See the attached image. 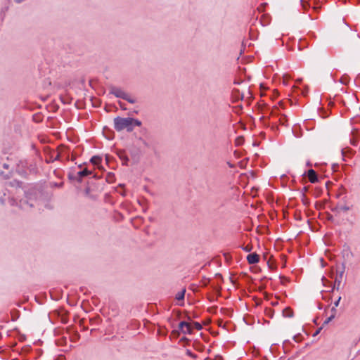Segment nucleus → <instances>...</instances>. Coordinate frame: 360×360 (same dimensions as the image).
<instances>
[{
	"mask_svg": "<svg viewBox=\"0 0 360 360\" xmlns=\"http://www.w3.org/2000/svg\"><path fill=\"white\" fill-rule=\"evenodd\" d=\"M142 123L140 120L133 117H116L114 118V129L117 131L126 129L127 132H131L135 126L140 127Z\"/></svg>",
	"mask_w": 360,
	"mask_h": 360,
	"instance_id": "f257e3e1",
	"label": "nucleus"
},
{
	"mask_svg": "<svg viewBox=\"0 0 360 360\" xmlns=\"http://www.w3.org/2000/svg\"><path fill=\"white\" fill-rule=\"evenodd\" d=\"M110 94L114 95L117 98L124 99L131 104H134L136 102V100L134 98L129 96L127 93L124 92L120 88L114 86H110Z\"/></svg>",
	"mask_w": 360,
	"mask_h": 360,
	"instance_id": "f03ea898",
	"label": "nucleus"
},
{
	"mask_svg": "<svg viewBox=\"0 0 360 360\" xmlns=\"http://www.w3.org/2000/svg\"><path fill=\"white\" fill-rule=\"evenodd\" d=\"M91 174V172L86 168H84L79 172L72 171L68 174V177L70 181H77L79 183L82 181V179Z\"/></svg>",
	"mask_w": 360,
	"mask_h": 360,
	"instance_id": "7ed1b4c3",
	"label": "nucleus"
},
{
	"mask_svg": "<svg viewBox=\"0 0 360 360\" xmlns=\"http://www.w3.org/2000/svg\"><path fill=\"white\" fill-rule=\"evenodd\" d=\"M29 193H26L25 199H21L19 202V207L23 210H27L34 207L32 199L29 196Z\"/></svg>",
	"mask_w": 360,
	"mask_h": 360,
	"instance_id": "20e7f679",
	"label": "nucleus"
},
{
	"mask_svg": "<svg viewBox=\"0 0 360 360\" xmlns=\"http://www.w3.org/2000/svg\"><path fill=\"white\" fill-rule=\"evenodd\" d=\"M322 281H323V283L324 285L326 286L327 283H328V285L332 287V291H333L334 290H339L340 288L342 279L338 278V277H336L333 285H332V283L326 279L324 277H323Z\"/></svg>",
	"mask_w": 360,
	"mask_h": 360,
	"instance_id": "39448f33",
	"label": "nucleus"
},
{
	"mask_svg": "<svg viewBox=\"0 0 360 360\" xmlns=\"http://www.w3.org/2000/svg\"><path fill=\"white\" fill-rule=\"evenodd\" d=\"M342 257L344 259L343 262H345V263L347 261L350 260L354 257V254L351 251L349 247L346 246V245L344 246V249L342 252Z\"/></svg>",
	"mask_w": 360,
	"mask_h": 360,
	"instance_id": "423d86ee",
	"label": "nucleus"
},
{
	"mask_svg": "<svg viewBox=\"0 0 360 360\" xmlns=\"http://www.w3.org/2000/svg\"><path fill=\"white\" fill-rule=\"evenodd\" d=\"M304 175L307 176L309 181L312 184H315L319 181L318 175L313 169H309L307 172H305Z\"/></svg>",
	"mask_w": 360,
	"mask_h": 360,
	"instance_id": "0eeeda50",
	"label": "nucleus"
},
{
	"mask_svg": "<svg viewBox=\"0 0 360 360\" xmlns=\"http://www.w3.org/2000/svg\"><path fill=\"white\" fill-rule=\"evenodd\" d=\"M248 262L250 264H255L259 261V256L256 253H250L247 256Z\"/></svg>",
	"mask_w": 360,
	"mask_h": 360,
	"instance_id": "6e6552de",
	"label": "nucleus"
},
{
	"mask_svg": "<svg viewBox=\"0 0 360 360\" xmlns=\"http://www.w3.org/2000/svg\"><path fill=\"white\" fill-rule=\"evenodd\" d=\"M120 159L122 161V165H127L129 162V158L125 153L124 150H118L117 153Z\"/></svg>",
	"mask_w": 360,
	"mask_h": 360,
	"instance_id": "1a4fd4ad",
	"label": "nucleus"
},
{
	"mask_svg": "<svg viewBox=\"0 0 360 360\" xmlns=\"http://www.w3.org/2000/svg\"><path fill=\"white\" fill-rule=\"evenodd\" d=\"M283 316L292 318L294 316V312L290 307H287L283 310Z\"/></svg>",
	"mask_w": 360,
	"mask_h": 360,
	"instance_id": "9d476101",
	"label": "nucleus"
},
{
	"mask_svg": "<svg viewBox=\"0 0 360 360\" xmlns=\"http://www.w3.org/2000/svg\"><path fill=\"white\" fill-rule=\"evenodd\" d=\"M101 158L98 156V155H95V156H93L91 160H90V162L94 165H98L101 163Z\"/></svg>",
	"mask_w": 360,
	"mask_h": 360,
	"instance_id": "9b49d317",
	"label": "nucleus"
},
{
	"mask_svg": "<svg viewBox=\"0 0 360 360\" xmlns=\"http://www.w3.org/2000/svg\"><path fill=\"white\" fill-rule=\"evenodd\" d=\"M185 293H186V289H185V288H184V289H182L180 292H179L176 295L175 298H176L177 300H184V297H185Z\"/></svg>",
	"mask_w": 360,
	"mask_h": 360,
	"instance_id": "f8f14e48",
	"label": "nucleus"
},
{
	"mask_svg": "<svg viewBox=\"0 0 360 360\" xmlns=\"http://www.w3.org/2000/svg\"><path fill=\"white\" fill-rule=\"evenodd\" d=\"M188 326V322L186 321H181L179 323V330L183 333L184 334H186V332L184 331L185 328Z\"/></svg>",
	"mask_w": 360,
	"mask_h": 360,
	"instance_id": "ddd939ff",
	"label": "nucleus"
},
{
	"mask_svg": "<svg viewBox=\"0 0 360 360\" xmlns=\"http://www.w3.org/2000/svg\"><path fill=\"white\" fill-rule=\"evenodd\" d=\"M11 314L12 321H16L18 319L19 316H20V312L18 310H16V309L12 310Z\"/></svg>",
	"mask_w": 360,
	"mask_h": 360,
	"instance_id": "4468645a",
	"label": "nucleus"
},
{
	"mask_svg": "<svg viewBox=\"0 0 360 360\" xmlns=\"http://www.w3.org/2000/svg\"><path fill=\"white\" fill-rule=\"evenodd\" d=\"M349 210H350V207L347 206V205H343V206H338V207H335V209L333 210V211L340 210V211H343V212H347Z\"/></svg>",
	"mask_w": 360,
	"mask_h": 360,
	"instance_id": "2eb2a0df",
	"label": "nucleus"
},
{
	"mask_svg": "<svg viewBox=\"0 0 360 360\" xmlns=\"http://www.w3.org/2000/svg\"><path fill=\"white\" fill-rule=\"evenodd\" d=\"M106 181L108 183H113L115 181V175L112 173H108L106 176Z\"/></svg>",
	"mask_w": 360,
	"mask_h": 360,
	"instance_id": "dca6fc26",
	"label": "nucleus"
},
{
	"mask_svg": "<svg viewBox=\"0 0 360 360\" xmlns=\"http://www.w3.org/2000/svg\"><path fill=\"white\" fill-rule=\"evenodd\" d=\"M345 262H342V269L339 271H338V278H340L342 279V276H343V274L345 273Z\"/></svg>",
	"mask_w": 360,
	"mask_h": 360,
	"instance_id": "f3484780",
	"label": "nucleus"
},
{
	"mask_svg": "<svg viewBox=\"0 0 360 360\" xmlns=\"http://www.w3.org/2000/svg\"><path fill=\"white\" fill-rule=\"evenodd\" d=\"M243 142H244V138L243 136H238L236 139V145L238 146L242 145L243 143Z\"/></svg>",
	"mask_w": 360,
	"mask_h": 360,
	"instance_id": "a211bd4d",
	"label": "nucleus"
},
{
	"mask_svg": "<svg viewBox=\"0 0 360 360\" xmlns=\"http://www.w3.org/2000/svg\"><path fill=\"white\" fill-rule=\"evenodd\" d=\"M186 332V334H191L193 332V328L189 323H188V326L185 328L184 330Z\"/></svg>",
	"mask_w": 360,
	"mask_h": 360,
	"instance_id": "6ab92c4d",
	"label": "nucleus"
},
{
	"mask_svg": "<svg viewBox=\"0 0 360 360\" xmlns=\"http://www.w3.org/2000/svg\"><path fill=\"white\" fill-rule=\"evenodd\" d=\"M200 283L203 287H207L210 283V279L203 278V279L200 281Z\"/></svg>",
	"mask_w": 360,
	"mask_h": 360,
	"instance_id": "aec40b11",
	"label": "nucleus"
},
{
	"mask_svg": "<svg viewBox=\"0 0 360 360\" xmlns=\"http://www.w3.org/2000/svg\"><path fill=\"white\" fill-rule=\"evenodd\" d=\"M194 328L198 330H200L202 328V325L198 322H193Z\"/></svg>",
	"mask_w": 360,
	"mask_h": 360,
	"instance_id": "412c9836",
	"label": "nucleus"
},
{
	"mask_svg": "<svg viewBox=\"0 0 360 360\" xmlns=\"http://www.w3.org/2000/svg\"><path fill=\"white\" fill-rule=\"evenodd\" d=\"M335 318L334 314H331L327 319L323 322V325L328 324L330 321H331Z\"/></svg>",
	"mask_w": 360,
	"mask_h": 360,
	"instance_id": "4be33fe9",
	"label": "nucleus"
},
{
	"mask_svg": "<svg viewBox=\"0 0 360 360\" xmlns=\"http://www.w3.org/2000/svg\"><path fill=\"white\" fill-rule=\"evenodd\" d=\"M0 175L2 176L4 179H9L11 176V172L5 174L4 172H1Z\"/></svg>",
	"mask_w": 360,
	"mask_h": 360,
	"instance_id": "5701e85b",
	"label": "nucleus"
},
{
	"mask_svg": "<svg viewBox=\"0 0 360 360\" xmlns=\"http://www.w3.org/2000/svg\"><path fill=\"white\" fill-rule=\"evenodd\" d=\"M6 193L5 192H4V194H3V196H1L0 197V202L2 204V205H4L5 202H6V199H5V196H6Z\"/></svg>",
	"mask_w": 360,
	"mask_h": 360,
	"instance_id": "b1692460",
	"label": "nucleus"
},
{
	"mask_svg": "<svg viewBox=\"0 0 360 360\" xmlns=\"http://www.w3.org/2000/svg\"><path fill=\"white\" fill-rule=\"evenodd\" d=\"M243 250L247 252H249L252 250V246L250 245H248L247 246L243 248Z\"/></svg>",
	"mask_w": 360,
	"mask_h": 360,
	"instance_id": "393cba45",
	"label": "nucleus"
},
{
	"mask_svg": "<svg viewBox=\"0 0 360 360\" xmlns=\"http://www.w3.org/2000/svg\"><path fill=\"white\" fill-rule=\"evenodd\" d=\"M285 122H286V116L285 115H283L280 119V122L281 124H285Z\"/></svg>",
	"mask_w": 360,
	"mask_h": 360,
	"instance_id": "a878e982",
	"label": "nucleus"
},
{
	"mask_svg": "<svg viewBox=\"0 0 360 360\" xmlns=\"http://www.w3.org/2000/svg\"><path fill=\"white\" fill-rule=\"evenodd\" d=\"M267 264L271 269L276 268V264L274 262L271 263L270 261H268Z\"/></svg>",
	"mask_w": 360,
	"mask_h": 360,
	"instance_id": "bb28decb",
	"label": "nucleus"
},
{
	"mask_svg": "<svg viewBox=\"0 0 360 360\" xmlns=\"http://www.w3.org/2000/svg\"><path fill=\"white\" fill-rule=\"evenodd\" d=\"M186 354L191 357H193V358H195L196 357V355L195 354H193L191 351L190 350H187L186 351Z\"/></svg>",
	"mask_w": 360,
	"mask_h": 360,
	"instance_id": "cd10ccee",
	"label": "nucleus"
},
{
	"mask_svg": "<svg viewBox=\"0 0 360 360\" xmlns=\"http://www.w3.org/2000/svg\"><path fill=\"white\" fill-rule=\"evenodd\" d=\"M139 141H141L143 146L146 147H149V144L147 141H146L144 139H143L141 137L139 138Z\"/></svg>",
	"mask_w": 360,
	"mask_h": 360,
	"instance_id": "c85d7f7f",
	"label": "nucleus"
},
{
	"mask_svg": "<svg viewBox=\"0 0 360 360\" xmlns=\"http://www.w3.org/2000/svg\"><path fill=\"white\" fill-rule=\"evenodd\" d=\"M118 104H119V105H120V107L121 108V109H122V110H127V108H126V106H125V104H124V103H122V102H121V101H119V102H118Z\"/></svg>",
	"mask_w": 360,
	"mask_h": 360,
	"instance_id": "c756f323",
	"label": "nucleus"
},
{
	"mask_svg": "<svg viewBox=\"0 0 360 360\" xmlns=\"http://www.w3.org/2000/svg\"><path fill=\"white\" fill-rule=\"evenodd\" d=\"M8 202H9L10 205L12 206L16 204V200L13 198H8Z\"/></svg>",
	"mask_w": 360,
	"mask_h": 360,
	"instance_id": "7c9ffc66",
	"label": "nucleus"
},
{
	"mask_svg": "<svg viewBox=\"0 0 360 360\" xmlns=\"http://www.w3.org/2000/svg\"><path fill=\"white\" fill-rule=\"evenodd\" d=\"M217 307H212L211 308H209L208 309V311L210 312H212V313H215L216 310H217Z\"/></svg>",
	"mask_w": 360,
	"mask_h": 360,
	"instance_id": "2f4dec72",
	"label": "nucleus"
},
{
	"mask_svg": "<svg viewBox=\"0 0 360 360\" xmlns=\"http://www.w3.org/2000/svg\"><path fill=\"white\" fill-rule=\"evenodd\" d=\"M340 300H341V297H339L338 299L334 302L335 307H337L339 305Z\"/></svg>",
	"mask_w": 360,
	"mask_h": 360,
	"instance_id": "473e14b6",
	"label": "nucleus"
},
{
	"mask_svg": "<svg viewBox=\"0 0 360 360\" xmlns=\"http://www.w3.org/2000/svg\"><path fill=\"white\" fill-rule=\"evenodd\" d=\"M11 184H12V186H14L15 184H16L18 186L20 187L21 186L20 184L22 183L15 180L13 182L11 183Z\"/></svg>",
	"mask_w": 360,
	"mask_h": 360,
	"instance_id": "72a5a7b5",
	"label": "nucleus"
},
{
	"mask_svg": "<svg viewBox=\"0 0 360 360\" xmlns=\"http://www.w3.org/2000/svg\"><path fill=\"white\" fill-rule=\"evenodd\" d=\"M91 189L89 187H86L84 190V193L87 195L90 193Z\"/></svg>",
	"mask_w": 360,
	"mask_h": 360,
	"instance_id": "f704fd0d",
	"label": "nucleus"
},
{
	"mask_svg": "<svg viewBox=\"0 0 360 360\" xmlns=\"http://www.w3.org/2000/svg\"><path fill=\"white\" fill-rule=\"evenodd\" d=\"M215 277L219 278V279H220V280H221V281H223V277H222V275L221 274H219V273L216 274H215Z\"/></svg>",
	"mask_w": 360,
	"mask_h": 360,
	"instance_id": "c9c22d12",
	"label": "nucleus"
},
{
	"mask_svg": "<svg viewBox=\"0 0 360 360\" xmlns=\"http://www.w3.org/2000/svg\"><path fill=\"white\" fill-rule=\"evenodd\" d=\"M340 82H341V83H342V84H347V78H343V77H342V78H341V79H340Z\"/></svg>",
	"mask_w": 360,
	"mask_h": 360,
	"instance_id": "e433bc0d",
	"label": "nucleus"
},
{
	"mask_svg": "<svg viewBox=\"0 0 360 360\" xmlns=\"http://www.w3.org/2000/svg\"><path fill=\"white\" fill-rule=\"evenodd\" d=\"M214 360H224L223 357L220 355H217L215 356V359Z\"/></svg>",
	"mask_w": 360,
	"mask_h": 360,
	"instance_id": "4c0bfd02",
	"label": "nucleus"
},
{
	"mask_svg": "<svg viewBox=\"0 0 360 360\" xmlns=\"http://www.w3.org/2000/svg\"><path fill=\"white\" fill-rule=\"evenodd\" d=\"M336 307H333L332 309H331V312H332V314H334L335 316V314H336Z\"/></svg>",
	"mask_w": 360,
	"mask_h": 360,
	"instance_id": "58836bf2",
	"label": "nucleus"
},
{
	"mask_svg": "<svg viewBox=\"0 0 360 360\" xmlns=\"http://www.w3.org/2000/svg\"><path fill=\"white\" fill-rule=\"evenodd\" d=\"M338 167V164H333L332 165V169H333V171H336V168Z\"/></svg>",
	"mask_w": 360,
	"mask_h": 360,
	"instance_id": "ea45409f",
	"label": "nucleus"
},
{
	"mask_svg": "<svg viewBox=\"0 0 360 360\" xmlns=\"http://www.w3.org/2000/svg\"><path fill=\"white\" fill-rule=\"evenodd\" d=\"M74 338L75 340H78L79 338V335L77 332H75Z\"/></svg>",
	"mask_w": 360,
	"mask_h": 360,
	"instance_id": "a19ab883",
	"label": "nucleus"
},
{
	"mask_svg": "<svg viewBox=\"0 0 360 360\" xmlns=\"http://www.w3.org/2000/svg\"><path fill=\"white\" fill-rule=\"evenodd\" d=\"M60 153H57L56 157L54 158V160H58L60 158Z\"/></svg>",
	"mask_w": 360,
	"mask_h": 360,
	"instance_id": "79ce46f5",
	"label": "nucleus"
},
{
	"mask_svg": "<svg viewBox=\"0 0 360 360\" xmlns=\"http://www.w3.org/2000/svg\"><path fill=\"white\" fill-rule=\"evenodd\" d=\"M321 329H322V328H321H321H319V329L315 332V333L314 334V336H316V335H318V334L320 333V331H321Z\"/></svg>",
	"mask_w": 360,
	"mask_h": 360,
	"instance_id": "37998d69",
	"label": "nucleus"
},
{
	"mask_svg": "<svg viewBox=\"0 0 360 360\" xmlns=\"http://www.w3.org/2000/svg\"><path fill=\"white\" fill-rule=\"evenodd\" d=\"M278 110V108H275V110H272L271 114L272 115L276 114Z\"/></svg>",
	"mask_w": 360,
	"mask_h": 360,
	"instance_id": "c03bdc74",
	"label": "nucleus"
},
{
	"mask_svg": "<svg viewBox=\"0 0 360 360\" xmlns=\"http://www.w3.org/2000/svg\"><path fill=\"white\" fill-rule=\"evenodd\" d=\"M213 288L217 290L219 293V295H220V290H221V288H215V287H213Z\"/></svg>",
	"mask_w": 360,
	"mask_h": 360,
	"instance_id": "a18cd8bd",
	"label": "nucleus"
},
{
	"mask_svg": "<svg viewBox=\"0 0 360 360\" xmlns=\"http://www.w3.org/2000/svg\"><path fill=\"white\" fill-rule=\"evenodd\" d=\"M3 167H4V169H8V167H9V165H8V164H6V163H4V164L3 165Z\"/></svg>",
	"mask_w": 360,
	"mask_h": 360,
	"instance_id": "49530a36",
	"label": "nucleus"
},
{
	"mask_svg": "<svg viewBox=\"0 0 360 360\" xmlns=\"http://www.w3.org/2000/svg\"><path fill=\"white\" fill-rule=\"evenodd\" d=\"M328 219L332 221L333 219V217L331 214H329L328 217Z\"/></svg>",
	"mask_w": 360,
	"mask_h": 360,
	"instance_id": "de8ad7c7",
	"label": "nucleus"
},
{
	"mask_svg": "<svg viewBox=\"0 0 360 360\" xmlns=\"http://www.w3.org/2000/svg\"><path fill=\"white\" fill-rule=\"evenodd\" d=\"M227 164H228V165H229V167L230 168H233V167H234V165H233V164H231V163H230V162H227Z\"/></svg>",
	"mask_w": 360,
	"mask_h": 360,
	"instance_id": "09e8293b",
	"label": "nucleus"
},
{
	"mask_svg": "<svg viewBox=\"0 0 360 360\" xmlns=\"http://www.w3.org/2000/svg\"><path fill=\"white\" fill-rule=\"evenodd\" d=\"M61 101L63 103H69V102H67V100H65L63 98H61Z\"/></svg>",
	"mask_w": 360,
	"mask_h": 360,
	"instance_id": "8fccbe9b",
	"label": "nucleus"
},
{
	"mask_svg": "<svg viewBox=\"0 0 360 360\" xmlns=\"http://www.w3.org/2000/svg\"><path fill=\"white\" fill-rule=\"evenodd\" d=\"M279 105H280L282 108H284V106H283V102H282V101H280V102H279Z\"/></svg>",
	"mask_w": 360,
	"mask_h": 360,
	"instance_id": "3c124183",
	"label": "nucleus"
},
{
	"mask_svg": "<svg viewBox=\"0 0 360 360\" xmlns=\"http://www.w3.org/2000/svg\"><path fill=\"white\" fill-rule=\"evenodd\" d=\"M193 318H198V316L197 314H193Z\"/></svg>",
	"mask_w": 360,
	"mask_h": 360,
	"instance_id": "603ef678",
	"label": "nucleus"
},
{
	"mask_svg": "<svg viewBox=\"0 0 360 360\" xmlns=\"http://www.w3.org/2000/svg\"><path fill=\"white\" fill-rule=\"evenodd\" d=\"M277 304H278V302H272V305H274V306L277 305Z\"/></svg>",
	"mask_w": 360,
	"mask_h": 360,
	"instance_id": "864d4df0",
	"label": "nucleus"
},
{
	"mask_svg": "<svg viewBox=\"0 0 360 360\" xmlns=\"http://www.w3.org/2000/svg\"><path fill=\"white\" fill-rule=\"evenodd\" d=\"M63 183H60L59 184H56L57 186H62Z\"/></svg>",
	"mask_w": 360,
	"mask_h": 360,
	"instance_id": "5fc2aeb1",
	"label": "nucleus"
},
{
	"mask_svg": "<svg viewBox=\"0 0 360 360\" xmlns=\"http://www.w3.org/2000/svg\"><path fill=\"white\" fill-rule=\"evenodd\" d=\"M307 166H311V164L309 162H308L307 163Z\"/></svg>",
	"mask_w": 360,
	"mask_h": 360,
	"instance_id": "6e6d98bb",
	"label": "nucleus"
},
{
	"mask_svg": "<svg viewBox=\"0 0 360 360\" xmlns=\"http://www.w3.org/2000/svg\"><path fill=\"white\" fill-rule=\"evenodd\" d=\"M278 92L277 91H275L274 95L278 96Z\"/></svg>",
	"mask_w": 360,
	"mask_h": 360,
	"instance_id": "4d7b16f0",
	"label": "nucleus"
},
{
	"mask_svg": "<svg viewBox=\"0 0 360 360\" xmlns=\"http://www.w3.org/2000/svg\"><path fill=\"white\" fill-rule=\"evenodd\" d=\"M278 92L277 91H275L274 95L278 96Z\"/></svg>",
	"mask_w": 360,
	"mask_h": 360,
	"instance_id": "13d9d810",
	"label": "nucleus"
},
{
	"mask_svg": "<svg viewBox=\"0 0 360 360\" xmlns=\"http://www.w3.org/2000/svg\"><path fill=\"white\" fill-rule=\"evenodd\" d=\"M237 108H238V109L241 110L242 109V105H238Z\"/></svg>",
	"mask_w": 360,
	"mask_h": 360,
	"instance_id": "bf43d9fd",
	"label": "nucleus"
},
{
	"mask_svg": "<svg viewBox=\"0 0 360 360\" xmlns=\"http://www.w3.org/2000/svg\"><path fill=\"white\" fill-rule=\"evenodd\" d=\"M303 190H304V191H307V187H304V188H303Z\"/></svg>",
	"mask_w": 360,
	"mask_h": 360,
	"instance_id": "052dcab7",
	"label": "nucleus"
},
{
	"mask_svg": "<svg viewBox=\"0 0 360 360\" xmlns=\"http://www.w3.org/2000/svg\"><path fill=\"white\" fill-rule=\"evenodd\" d=\"M179 332L177 330H174L173 333H178Z\"/></svg>",
	"mask_w": 360,
	"mask_h": 360,
	"instance_id": "680f3d73",
	"label": "nucleus"
},
{
	"mask_svg": "<svg viewBox=\"0 0 360 360\" xmlns=\"http://www.w3.org/2000/svg\"><path fill=\"white\" fill-rule=\"evenodd\" d=\"M78 167H79V168H80V169H81V168H82V165H81V164H80V165H79V166H78Z\"/></svg>",
	"mask_w": 360,
	"mask_h": 360,
	"instance_id": "e2e57ef3",
	"label": "nucleus"
},
{
	"mask_svg": "<svg viewBox=\"0 0 360 360\" xmlns=\"http://www.w3.org/2000/svg\"><path fill=\"white\" fill-rule=\"evenodd\" d=\"M319 8V7H314L315 10H318Z\"/></svg>",
	"mask_w": 360,
	"mask_h": 360,
	"instance_id": "0e129e2a",
	"label": "nucleus"
},
{
	"mask_svg": "<svg viewBox=\"0 0 360 360\" xmlns=\"http://www.w3.org/2000/svg\"><path fill=\"white\" fill-rule=\"evenodd\" d=\"M284 78L288 79L289 77H287V75H284Z\"/></svg>",
	"mask_w": 360,
	"mask_h": 360,
	"instance_id": "69168bd1",
	"label": "nucleus"
},
{
	"mask_svg": "<svg viewBox=\"0 0 360 360\" xmlns=\"http://www.w3.org/2000/svg\"><path fill=\"white\" fill-rule=\"evenodd\" d=\"M187 319H188V320H191V317L190 316H188Z\"/></svg>",
	"mask_w": 360,
	"mask_h": 360,
	"instance_id": "338daca9",
	"label": "nucleus"
},
{
	"mask_svg": "<svg viewBox=\"0 0 360 360\" xmlns=\"http://www.w3.org/2000/svg\"><path fill=\"white\" fill-rule=\"evenodd\" d=\"M269 311L272 313L274 312V311H272L271 309H269Z\"/></svg>",
	"mask_w": 360,
	"mask_h": 360,
	"instance_id": "774afa93",
	"label": "nucleus"
}]
</instances>
